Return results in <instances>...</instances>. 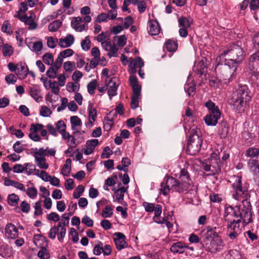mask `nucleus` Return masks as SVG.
Segmentation results:
<instances>
[{
  "mask_svg": "<svg viewBox=\"0 0 259 259\" xmlns=\"http://www.w3.org/2000/svg\"><path fill=\"white\" fill-rule=\"evenodd\" d=\"M232 188L233 197L238 200L241 201L242 206H236L234 207L229 206L226 211L236 218H240L242 222L247 225L252 221L251 206L247 201L249 194L247 188L243 185L242 177L240 176H233L229 180Z\"/></svg>",
  "mask_w": 259,
  "mask_h": 259,
  "instance_id": "1",
  "label": "nucleus"
},
{
  "mask_svg": "<svg viewBox=\"0 0 259 259\" xmlns=\"http://www.w3.org/2000/svg\"><path fill=\"white\" fill-rule=\"evenodd\" d=\"M179 177L181 182L173 177H168L166 179L165 185H161L160 191L164 195H166L170 191L179 193L188 192L190 186L188 172L185 168H182Z\"/></svg>",
  "mask_w": 259,
  "mask_h": 259,
  "instance_id": "2",
  "label": "nucleus"
},
{
  "mask_svg": "<svg viewBox=\"0 0 259 259\" xmlns=\"http://www.w3.org/2000/svg\"><path fill=\"white\" fill-rule=\"evenodd\" d=\"M250 92L246 85H239L230 100V104L238 112L245 110L251 100Z\"/></svg>",
  "mask_w": 259,
  "mask_h": 259,
  "instance_id": "3",
  "label": "nucleus"
},
{
  "mask_svg": "<svg viewBox=\"0 0 259 259\" xmlns=\"http://www.w3.org/2000/svg\"><path fill=\"white\" fill-rule=\"evenodd\" d=\"M216 61L215 70L220 79L224 83L232 81L236 77L237 66L224 60Z\"/></svg>",
  "mask_w": 259,
  "mask_h": 259,
  "instance_id": "4",
  "label": "nucleus"
},
{
  "mask_svg": "<svg viewBox=\"0 0 259 259\" xmlns=\"http://www.w3.org/2000/svg\"><path fill=\"white\" fill-rule=\"evenodd\" d=\"M245 52L242 48L238 45L233 44L227 48L219 57L217 61H221L224 60L225 62H229L238 66L244 59Z\"/></svg>",
  "mask_w": 259,
  "mask_h": 259,
  "instance_id": "5",
  "label": "nucleus"
},
{
  "mask_svg": "<svg viewBox=\"0 0 259 259\" xmlns=\"http://www.w3.org/2000/svg\"><path fill=\"white\" fill-rule=\"evenodd\" d=\"M200 130L197 128H193L191 131L187 144V153L191 155H195L199 152L202 141L200 136Z\"/></svg>",
  "mask_w": 259,
  "mask_h": 259,
  "instance_id": "6",
  "label": "nucleus"
},
{
  "mask_svg": "<svg viewBox=\"0 0 259 259\" xmlns=\"http://www.w3.org/2000/svg\"><path fill=\"white\" fill-rule=\"evenodd\" d=\"M220 158L219 152H213L210 154V157L206 160L203 164L204 169L209 172L208 175H214L221 171L220 165Z\"/></svg>",
  "mask_w": 259,
  "mask_h": 259,
  "instance_id": "7",
  "label": "nucleus"
},
{
  "mask_svg": "<svg viewBox=\"0 0 259 259\" xmlns=\"http://www.w3.org/2000/svg\"><path fill=\"white\" fill-rule=\"evenodd\" d=\"M31 154L34 157L35 163L38 167L42 169H47L49 167V164L46 162L44 148H32Z\"/></svg>",
  "mask_w": 259,
  "mask_h": 259,
  "instance_id": "8",
  "label": "nucleus"
},
{
  "mask_svg": "<svg viewBox=\"0 0 259 259\" xmlns=\"http://www.w3.org/2000/svg\"><path fill=\"white\" fill-rule=\"evenodd\" d=\"M240 220L233 221L228 224L227 231L229 238L236 239L242 232V227L240 226Z\"/></svg>",
  "mask_w": 259,
  "mask_h": 259,
  "instance_id": "9",
  "label": "nucleus"
},
{
  "mask_svg": "<svg viewBox=\"0 0 259 259\" xmlns=\"http://www.w3.org/2000/svg\"><path fill=\"white\" fill-rule=\"evenodd\" d=\"M66 229L65 227L62 226V224H58L57 226H54L51 228L48 236L52 239L56 238V235H58V239L59 241L62 242L64 237L65 236Z\"/></svg>",
  "mask_w": 259,
  "mask_h": 259,
  "instance_id": "10",
  "label": "nucleus"
},
{
  "mask_svg": "<svg viewBox=\"0 0 259 259\" xmlns=\"http://www.w3.org/2000/svg\"><path fill=\"white\" fill-rule=\"evenodd\" d=\"M205 247L211 253H215L223 249L224 246L223 240L219 236L213 238L209 242H205Z\"/></svg>",
  "mask_w": 259,
  "mask_h": 259,
  "instance_id": "11",
  "label": "nucleus"
},
{
  "mask_svg": "<svg viewBox=\"0 0 259 259\" xmlns=\"http://www.w3.org/2000/svg\"><path fill=\"white\" fill-rule=\"evenodd\" d=\"M96 243L93 250V253L95 255H99L102 253L104 255H109L111 254L112 248L110 245L106 244L103 246V243L100 241H97Z\"/></svg>",
  "mask_w": 259,
  "mask_h": 259,
  "instance_id": "12",
  "label": "nucleus"
},
{
  "mask_svg": "<svg viewBox=\"0 0 259 259\" xmlns=\"http://www.w3.org/2000/svg\"><path fill=\"white\" fill-rule=\"evenodd\" d=\"M114 236V242L117 250H121L127 247L128 244L125 240V236L123 233H115Z\"/></svg>",
  "mask_w": 259,
  "mask_h": 259,
  "instance_id": "13",
  "label": "nucleus"
},
{
  "mask_svg": "<svg viewBox=\"0 0 259 259\" xmlns=\"http://www.w3.org/2000/svg\"><path fill=\"white\" fill-rule=\"evenodd\" d=\"M216 227H211L207 226L202 231L201 234V237L203 239V241L207 242V241L210 238H215L218 236V232L216 231Z\"/></svg>",
  "mask_w": 259,
  "mask_h": 259,
  "instance_id": "14",
  "label": "nucleus"
},
{
  "mask_svg": "<svg viewBox=\"0 0 259 259\" xmlns=\"http://www.w3.org/2000/svg\"><path fill=\"white\" fill-rule=\"evenodd\" d=\"M220 116L221 112L209 113L204 117V120L206 125L214 126L218 123V119L220 118Z\"/></svg>",
  "mask_w": 259,
  "mask_h": 259,
  "instance_id": "15",
  "label": "nucleus"
},
{
  "mask_svg": "<svg viewBox=\"0 0 259 259\" xmlns=\"http://www.w3.org/2000/svg\"><path fill=\"white\" fill-rule=\"evenodd\" d=\"M145 210L147 212H153L154 211V217H159L162 212V206L160 204H156V206L153 203L144 202L143 203Z\"/></svg>",
  "mask_w": 259,
  "mask_h": 259,
  "instance_id": "16",
  "label": "nucleus"
},
{
  "mask_svg": "<svg viewBox=\"0 0 259 259\" xmlns=\"http://www.w3.org/2000/svg\"><path fill=\"white\" fill-rule=\"evenodd\" d=\"M33 14H31L29 17L26 15H21L20 14H17V18H19L20 21L24 22L26 24L29 25L30 29H34L37 27V24L33 21Z\"/></svg>",
  "mask_w": 259,
  "mask_h": 259,
  "instance_id": "17",
  "label": "nucleus"
},
{
  "mask_svg": "<svg viewBox=\"0 0 259 259\" xmlns=\"http://www.w3.org/2000/svg\"><path fill=\"white\" fill-rule=\"evenodd\" d=\"M6 237L10 240L16 239V227L12 223L8 224L5 229Z\"/></svg>",
  "mask_w": 259,
  "mask_h": 259,
  "instance_id": "18",
  "label": "nucleus"
},
{
  "mask_svg": "<svg viewBox=\"0 0 259 259\" xmlns=\"http://www.w3.org/2000/svg\"><path fill=\"white\" fill-rule=\"evenodd\" d=\"M147 29L149 34L151 35H157L160 31V27L158 22L153 20L149 21Z\"/></svg>",
  "mask_w": 259,
  "mask_h": 259,
  "instance_id": "19",
  "label": "nucleus"
},
{
  "mask_svg": "<svg viewBox=\"0 0 259 259\" xmlns=\"http://www.w3.org/2000/svg\"><path fill=\"white\" fill-rule=\"evenodd\" d=\"M116 78H111L108 83L106 84L108 90V94L110 100L112 97L116 95V91L118 85L116 84Z\"/></svg>",
  "mask_w": 259,
  "mask_h": 259,
  "instance_id": "20",
  "label": "nucleus"
},
{
  "mask_svg": "<svg viewBox=\"0 0 259 259\" xmlns=\"http://www.w3.org/2000/svg\"><path fill=\"white\" fill-rule=\"evenodd\" d=\"M247 167L252 175L259 173V162L255 158L249 159L247 162Z\"/></svg>",
  "mask_w": 259,
  "mask_h": 259,
  "instance_id": "21",
  "label": "nucleus"
},
{
  "mask_svg": "<svg viewBox=\"0 0 259 259\" xmlns=\"http://www.w3.org/2000/svg\"><path fill=\"white\" fill-rule=\"evenodd\" d=\"M74 42V37L73 35L69 34L64 38L59 39L58 45L62 48L70 47Z\"/></svg>",
  "mask_w": 259,
  "mask_h": 259,
  "instance_id": "22",
  "label": "nucleus"
},
{
  "mask_svg": "<svg viewBox=\"0 0 259 259\" xmlns=\"http://www.w3.org/2000/svg\"><path fill=\"white\" fill-rule=\"evenodd\" d=\"M256 68H259V52L250 56L248 63V69H256Z\"/></svg>",
  "mask_w": 259,
  "mask_h": 259,
  "instance_id": "23",
  "label": "nucleus"
},
{
  "mask_svg": "<svg viewBox=\"0 0 259 259\" xmlns=\"http://www.w3.org/2000/svg\"><path fill=\"white\" fill-rule=\"evenodd\" d=\"M188 248L185 243L177 242L174 243L170 247V250L174 253H183Z\"/></svg>",
  "mask_w": 259,
  "mask_h": 259,
  "instance_id": "24",
  "label": "nucleus"
},
{
  "mask_svg": "<svg viewBox=\"0 0 259 259\" xmlns=\"http://www.w3.org/2000/svg\"><path fill=\"white\" fill-rule=\"evenodd\" d=\"M28 73V68L25 63L17 64V77L20 79H24Z\"/></svg>",
  "mask_w": 259,
  "mask_h": 259,
  "instance_id": "25",
  "label": "nucleus"
},
{
  "mask_svg": "<svg viewBox=\"0 0 259 259\" xmlns=\"http://www.w3.org/2000/svg\"><path fill=\"white\" fill-rule=\"evenodd\" d=\"M219 134L221 138H225L229 133V126L227 122L222 120L219 124Z\"/></svg>",
  "mask_w": 259,
  "mask_h": 259,
  "instance_id": "26",
  "label": "nucleus"
},
{
  "mask_svg": "<svg viewBox=\"0 0 259 259\" xmlns=\"http://www.w3.org/2000/svg\"><path fill=\"white\" fill-rule=\"evenodd\" d=\"M89 112V121L87 124V126H92L93 122L95 121L97 117V110L95 108H93V105L90 104L88 108Z\"/></svg>",
  "mask_w": 259,
  "mask_h": 259,
  "instance_id": "27",
  "label": "nucleus"
},
{
  "mask_svg": "<svg viewBox=\"0 0 259 259\" xmlns=\"http://www.w3.org/2000/svg\"><path fill=\"white\" fill-rule=\"evenodd\" d=\"M248 73L250 75V79L252 83L259 86V68L256 69H248Z\"/></svg>",
  "mask_w": 259,
  "mask_h": 259,
  "instance_id": "28",
  "label": "nucleus"
},
{
  "mask_svg": "<svg viewBox=\"0 0 259 259\" xmlns=\"http://www.w3.org/2000/svg\"><path fill=\"white\" fill-rule=\"evenodd\" d=\"M125 191L126 190L124 187H122L118 190H116L113 196V201L114 202H120V201L122 200L123 199Z\"/></svg>",
  "mask_w": 259,
  "mask_h": 259,
  "instance_id": "29",
  "label": "nucleus"
},
{
  "mask_svg": "<svg viewBox=\"0 0 259 259\" xmlns=\"http://www.w3.org/2000/svg\"><path fill=\"white\" fill-rule=\"evenodd\" d=\"M259 155V148L250 147L248 148L245 152V156L249 157L250 159H257Z\"/></svg>",
  "mask_w": 259,
  "mask_h": 259,
  "instance_id": "30",
  "label": "nucleus"
},
{
  "mask_svg": "<svg viewBox=\"0 0 259 259\" xmlns=\"http://www.w3.org/2000/svg\"><path fill=\"white\" fill-rule=\"evenodd\" d=\"M164 48L168 52H175L177 50L178 44L175 41L168 39L165 42Z\"/></svg>",
  "mask_w": 259,
  "mask_h": 259,
  "instance_id": "31",
  "label": "nucleus"
},
{
  "mask_svg": "<svg viewBox=\"0 0 259 259\" xmlns=\"http://www.w3.org/2000/svg\"><path fill=\"white\" fill-rule=\"evenodd\" d=\"M71 160L70 158H68L66 160L65 163L64 164L63 167L62 169L61 173L64 175L67 176L71 170Z\"/></svg>",
  "mask_w": 259,
  "mask_h": 259,
  "instance_id": "32",
  "label": "nucleus"
},
{
  "mask_svg": "<svg viewBox=\"0 0 259 259\" xmlns=\"http://www.w3.org/2000/svg\"><path fill=\"white\" fill-rule=\"evenodd\" d=\"M179 25L181 28H189L190 26L191 22L186 17H181L178 19Z\"/></svg>",
  "mask_w": 259,
  "mask_h": 259,
  "instance_id": "33",
  "label": "nucleus"
},
{
  "mask_svg": "<svg viewBox=\"0 0 259 259\" xmlns=\"http://www.w3.org/2000/svg\"><path fill=\"white\" fill-rule=\"evenodd\" d=\"M66 89L69 92H76L79 89V84L77 82H69L67 83Z\"/></svg>",
  "mask_w": 259,
  "mask_h": 259,
  "instance_id": "34",
  "label": "nucleus"
},
{
  "mask_svg": "<svg viewBox=\"0 0 259 259\" xmlns=\"http://www.w3.org/2000/svg\"><path fill=\"white\" fill-rule=\"evenodd\" d=\"M35 211L34 212V217L36 218V216L40 215L42 214V209L41 207V200H39L36 202L34 206Z\"/></svg>",
  "mask_w": 259,
  "mask_h": 259,
  "instance_id": "35",
  "label": "nucleus"
},
{
  "mask_svg": "<svg viewBox=\"0 0 259 259\" xmlns=\"http://www.w3.org/2000/svg\"><path fill=\"white\" fill-rule=\"evenodd\" d=\"M61 25L62 22L59 20H57L49 24L48 29L50 31L55 32L59 29Z\"/></svg>",
  "mask_w": 259,
  "mask_h": 259,
  "instance_id": "36",
  "label": "nucleus"
},
{
  "mask_svg": "<svg viewBox=\"0 0 259 259\" xmlns=\"http://www.w3.org/2000/svg\"><path fill=\"white\" fill-rule=\"evenodd\" d=\"M205 106L209 110V113L220 112L218 107L216 106L215 104L211 101L206 102L205 103Z\"/></svg>",
  "mask_w": 259,
  "mask_h": 259,
  "instance_id": "37",
  "label": "nucleus"
},
{
  "mask_svg": "<svg viewBox=\"0 0 259 259\" xmlns=\"http://www.w3.org/2000/svg\"><path fill=\"white\" fill-rule=\"evenodd\" d=\"M70 122L72 130H75L76 126H80L82 124L80 119L77 116H73L70 118Z\"/></svg>",
  "mask_w": 259,
  "mask_h": 259,
  "instance_id": "38",
  "label": "nucleus"
},
{
  "mask_svg": "<svg viewBox=\"0 0 259 259\" xmlns=\"http://www.w3.org/2000/svg\"><path fill=\"white\" fill-rule=\"evenodd\" d=\"M1 29L3 32L6 33L9 35L12 34L13 33L11 29V24L8 21H5L3 22Z\"/></svg>",
  "mask_w": 259,
  "mask_h": 259,
  "instance_id": "39",
  "label": "nucleus"
},
{
  "mask_svg": "<svg viewBox=\"0 0 259 259\" xmlns=\"http://www.w3.org/2000/svg\"><path fill=\"white\" fill-rule=\"evenodd\" d=\"M59 68H57L56 67L52 65L50 68L47 70L46 73L47 75L50 78H55L57 76V71Z\"/></svg>",
  "mask_w": 259,
  "mask_h": 259,
  "instance_id": "40",
  "label": "nucleus"
},
{
  "mask_svg": "<svg viewBox=\"0 0 259 259\" xmlns=\"http://www.w3.org/2000/svg\"><path fill=\"white\" fill-rule=\"evenodd\" d=\"M44 62L48 65H53L54 62V57L52 54L46 53L42 57Z\"/></svg>",
  "mask_w": 259,
  "mask_h": 259,
  "instance_id": "41",
  "label": "nucleus"
},
{
  "mask_svg": "<svg viewBox=\"0 0 259 259\" xmlns=\"http://www.w3.org/2000/svg\"><path fill=\"white\" fill-rule=\"evenodd\" d=\"M3 52L4 56L10 57L13 53V49L11 46L5 44L3 46Z\"/></svg>",
  "mask_w": 259,
  "mask_h": 259,
  "instance_id": "42",
  "label": "nucleus"
},
{
  "mask_svg": "<svg viewBox=\"0 0 259 259\" xmlns=\"http://www.w3.org/2000/svg\"><path fill=\"white\" fill-rule=\"evenodd\" d=\"M186 92H187L188 95L193 97L195 94L196 86L194 84H186L184 87Z\"/></svg>",
  "mask_w": 259,
  "mask_h": 259,
  "instance_id": "43",
  "label": "nucleus"
},
{
  "mask_svg": "<svg viewBox=\"0 0 259 259\" xmlns=\"http://www.w3.org/2000/svg\"><path fill=\"white\" fill-rule=\"evenodd\" d=\"M71 4V0H63V9H64V11L68 9L67 12H66L68 14H71L74 11L73 8H70Z\"/></svg>",
  "mask_w": 259,
  "mask_h": 259,
  "instance_id": "44",
  "label": "nucleus"
},
{
  "mask_svg": "<svg viewBox=\"0 0 259 259\" xmlns=\"http://www.w3.org/2000/svg\"><path fill=\"white\" fill-rule=\"evenodd\" d=\"M37 256L41 259H48L50 257V254L48 252L47 249L46 248L42 247L38 251Z\"/></svg>",
  "mask_w": 259,
  "mask_h": 259,
  "instance_id": "45",
  "label": "nucleus"
},
{
  "mask_svg": "<svg viewBox=\"0 0 259 259\" xmlns=\"http://www.w3.org/2000/svg\"><path fill=\"white\" fill-rule=\"evenodd\" d=\"M97 85V81L96 79H94L90 82L88 85V91L89 94L92 95L94 93V90L96 89Z\"/></svg>",
  "mask_w": 259,
  "mask_h": 259,
  "instance_id": "46",
  "label": "nucleus"
},
{
  "mask_svg": "<svg viewBox=\"0 0 259 259\" xmlns=\"http://www.w3.org/2000/svg\"><path fill=\"white\" fill-rule=\"evenodd\" d=\"M91 41L89 39V36H87L81 42L82 49L84 51H88L90 48Z\"/></svg>",
  "mask_w": 259,
  "mask_h": 259,
  "instance_id": "47",
  "label": "nucleus"
},
{
  "mask_svg": "<svg viewBox=\"0 0 259 259\" xmlns=\"http://www.w3.org/2000/svg\"><path fill=\"white\" fill-rule=\"evenodd\" d=\"M56 128L57 132L61 133L66 131V125L63 120H59L56 124Z\"/></svg>",
  "mask_w": 259,
  "mask_h": 259,
  "instance_id": "48",
  "label": "nucleus"
},
{
  "mask_svg": "<svg viewBox=\"0 0 259 259\" xmlns=\"http://www.w3.org/2000/svg\"><path fill=\"white\" fill-rule=\"evenodd\" d=\"M44 125L40 123H32L30 125V131L31 132L37 133L38 131L44 128Z\"/></svg>",
  "mask_w": 259,
  "mask_h": 259,
  "instance_id": "49",
  "label": "nucleus"
},
{
  "mask_svg": "<svg viewBox=\"0 0 259 259\" xmlns=\"http://www.w3.org/2000/svg\"><path fill=\"white\" fill-rule=\"evenodd\" d=\"M63 67L67 72H71L75 68V63L70 61H66L64 63Z\"/></svg>",
  "mask_w": 259,
  "mask_h": 259,
  "instance_id": "50",
  "label": "nucleus"
},
{
  "mask_svg": "<svg viewBox=\"0 0 259 259\" xmlns=\"http://www.w3.org/2000/svg\"><path fill=\"white\" fill-rule=\"evenodd\" d=\"M84 190V188L82 185L78 186L73 193V197L75 199L79 198L81 196V194L83 192Z\"/></svg>",
  "mask_w": 259,
  "mask_h": 259,
  "instance_id": "51",
  "label": "nucleus"
},
{
  "mask_svg": "<svg viewBox=\"0 0 259 259\" xmlns=\"http://www.w3.org/2000/svg\"><path fill=\"white\" fill-rule=\"evenodd\" d=\"M50 88H51L52 92L55 94H58L60 91L59 84L56 81H50Z\"/></svg>",
  "mask_w": 259,
  "mask_h": 259,
  "instance_id": "52",
  "label": "nucleus"
},
{
  "mask_svg": "<svg viewBox=\"0 0 259 259\" xmlns=\"http://www.w3.org/2000/svg\"><path fill=\"white\" fill-rule=\"evenodd\" d=\"M30 95L31 97L36 101H38L40 98H41V96L39 94V91L35 88H32L30 89Z\"/></svg>",
  "mask_w": 259,
  "mask_h": 259,
  "instance_id": "53",
  "label": "nucleus"
},
{
  "mask_svg": "<svg viewBox=\"0 0 259 259\" xmlns=\"http://www.w3.org/2000/svg\"><path fill=\"white\" fill-rule=\"evenodd\" d=\"M113 214L112 208L110 206H106L102 211V217L106 218L110 217Z\"/></svg>",
  "mask_w": 259,
  "mask_h": 259,
  "instance_id": "54",
  "label": "nucleus"
},
{
  "mask_svg": "<svg viewBox=\"0 0 259 259\" xmlns=\"http://www.w3.org/2000/svg\"><path fill=\"white\" fill-rule=\"evenodd\" d=\"M112 154L113 152L111 150H110L109 147L106 146L104 148L103 150L102 153L101 154V158L103 159L108 158Z\"/></svg>",
  "mask_w": 259,
  "mask_h": 259,
  "instance_id": "55",
  "label": "nucleus"
},
{
  "mask_svg": "<svg viewBox=\"0 0 259 259\" xmlns=\"http://www.w3.org/2000/svg\"><path fill=\"white\" fill-rule=\"evenodd\" d=\"M26 193L30 198L34 199L37 196V191L35 188L32 187L28 188Z\"/></svg>",
  "mask_w": 259,
  "mask_h": 259,
  "instance_id": "56",
  "label": "nucleus"
},
{
  "mask_svg": "<svg viewBox=\"0 0 259 259\" xmlns=\"http://www.w3.org/2000/svg\"><path fill=\"white\" fill-rule=\"evenodd\" d=\"M42 48V42L41 41H35L33 42L32 50L36 53L40 52Z\"/></svg>",
  "mask_w": 259,
  "mask_h": 259,
  "instance_id": "57",
  "label": "nucleus"
},
{
  "mask_svg": "<svg viewBox=\"0 0 259 259\" xmlns=\"http://www.w3.org/2000/svg\"><path fill=\"white\" fill-rule=\"evenodd\" d=\"M117 39V44L118 46L120 47H123L126 42V38L124 35H121L120 36H117L114 37V39L115 38Z\"/></svg>",
  "mask_w": 259,
  "mask_h": 259,
  "instance_id": "58",
  "label": "nucleus"
},
{
  "mask_svg": "<svg viewBox=\"0 0 259 259\" xmlns=\"http://www.w3.org/2000/svg\"><path fill=\"white\" fill-rule=\"evenodd\" d=\"M47 219L49 221H52L55 222L60 220L59 215L56 212H52L47 215Z\"/></svg>",
  "mask_w": 259,
  "mask_h": 259,
  "instance_id": "59",
  "label": "nucleus"
},
{
  "mask_svg": "<svg viewBox=\"0 0 259 259\" xmlns=\"http://www.w3.org/2000/svg\"><path fill=\"white\" fill-rule=\"evenodd\" d=\"M7 199L10 205L14 206L16 205V195L14 193L9 195Z\"/></svg>",
  "mask_w": 259,
  "mask_h": 259,
  "instance_id": "60",
  "label": "nucleus"
},
{
  "mask_svg": "<svg viewBox=\"0 0 259 259\" xmlns=\"http://www.w3.org/2000/svg\"><path fill=\"white\" fill-rule=\"evenodd\" d=\"M118 48L116 47V45L113 44L111 46V49L109 50L108 55L110 57H115L117 56Z\"/></svg>",
  "mask_w": 259,
  "mask_h": 259,
  "instance_id": "61",
  "label": "nucleus"
},
{
  "mask_svg": "<svg viewBox=\"0 0 259 259\" xmlns=\"http://www.w3.org/2000/svg\"><path fill=\"white\" fill-rule=\"evenodd\" d=\"M51 111L47 106H44L41 107L40 110V114L44 117H47L51 115Z\"/></svg>",
  "mask_w": 259,
  "mask_h": 259,
  "instance_id": "62",
  "label": "nucleus"
},
{
  "mask_svg": "<svg viewBox=\"0 0 259 259\" xmlns=\"http://www.w3.org/2000/svg\"><path fill=\"white\" fill-rule=\"evenodd\" d=\"M20 207L22 211L25 213H28L30 209V204L25 201H23L21 203Z\"/></svg>",
  "mask_w": 259,
  "mask_h": 259,
  "instance_id": "63",
  "label": "nucleus"
},
{
  "mask_svg": "<svg viewBox=\"0 0 259 259\" xmlns=\"http://www.w3.org/2000/svg\"><path fill=\"white\" fill-rule=\"evenodd\" d=\"M81 222L83 224H84L87 226L89 227H91L93 226V221L87 215H85L83 217Z\"/></svg>",
  "mask_w": 259,
  "mask_h": 259,
  "instance_id": "64",
  "label": "nucleus"
}]
</instances>
